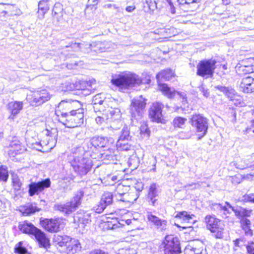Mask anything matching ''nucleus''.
I'll list each match as a JSON object with an SVG mask.
<instances>
[{
  "label": "nucleus",
  "instance_id": "56",
  "mask_svg": "<svg viewBox=\"0 0 254 254\" xmlns=\"http://www.w3.org/2000/svg\"><path fill=\"white\" fill-rule=\"evenodd\" d=\"M204 251L199 249L187 248L185 250V254H199Z\"/></svg>",
  "mask_w": 254,
  "mask_h": 254
},
{
  "label": "nucleus",
  "instance_id": "20",
  "mask_svg": "<svg viewBox=\"0 0 254 254\" xmlns=\"http://www.w3.org/2000/svg\"><path fill=\"white\" fill-rule=\"evenodd\" d=\"M55 132H52L48 130H47V133L46 134L47 135V138H46L47 142L45 140H43L40 141L39 144L41 146L43 145H45L47 147V150L52 149L55 145L56 140L55 137L57 135V132L54 130Z\"/></svg>",
  "mask_w": 254,
  "mask_h": 254
},
{
  "label": "nucleus",
  "instance_id": "48",
  "mask_svg": "<svg viewBox=\"0 0 254 254\" xmlns=\"http://www.w3.org/2000/svg\"><path fill=\"white\" fill-rule=\"evenodd\" d=\"M195 217L194 215L191 214L190 215L186 211H182L178 213L176 216V218H180L183 219L184 220H187L189 221L190 220L193 219V218Z\"/></svg>",
  "mask_w": 254,
  "mask_h": 254
},
{
  "label": "nucleus",
  "instance_id": "21",
  "mask_svg": "<svg viewBox=\"0 0 254 254\" xmlns=\"http://www.w3.org/2000/svg\"><path fill=\"white\" fill-rule=\"evenodd\" d=\"M235 246L242 248L245 247L248 254H254V243L253 242H247L244 238L236 239L234 241Z\"/></svg>",
  "mask_w": 254,
  "mask_h": 254
},
{
  "label": "nucleus",
  "instance_id": "32",
  "mask_svg": "<svg viewBox=\"0 0 254 254\" xmlns=\"http://www.w3.org/2000/svg\"><path fill=\"white\" fill-rule=\"evenodd\" d=\"M40 210V209L38 208L36 205L34 204H30L27 206H23L20 209V211L24 216L30 215Z\"/></svg>",
  "mask_w": 254,
  "mask_h": 254
},
{
  "label": "nucleus",
  "instance_id": "63",
  "mask_svg": "<svg viewBox=\"0 0 254 254\" xmlns=\"http://www.w3.org/2000/svg\"><path fill=\"white\" fill-rule=\"evenodd\" d=\"M143 186L142 182H137L135 184L134 189L131 190L132 191H135L139 195V192L141 191L143 189Z\"/></svg>",
  "mask_w": 254,
  "mask_h": 254
},
{
  "label": "nucleus",
  "instance_id": "13",
  "mask_svg": "<svg viewBox=\"0 0 254 254\" xmlns=\"http://www.w3.org/2000/svg\"><path fill=\"white\" fill-rule=\"evenodd\" d=\"M163 105L159 102L154 103L149 110V116L153 122L165 123V120L162 118V109Z\"/></svg>",
  "mask_w": 254,
  "mask_h": 254
},
{
  "label": "nucleus",
  "instance_id": "31",
  "mask_svg": "<svg viewBox=\"0 0 254 254\" xmlns=\"http://www.w3.org/2000/svg\"><path fill=\"white\" fill-rule=\"evenodd\" d=\"M83 195L84 191L82 190H79L75 193L73 197L69 201L70 203H71L76 210L80 205Z\"/></svg>",
  "mask_w": 254,
  "mask_h": 254
},
{
  "label": "nucleus",
  "instance_id": "42",
  "mask_svg": "<svg viewBox=\"0 0 254 254\" xmlns=\"http://www.w3.org/2000/svg\"><path fill=\"white\" fill-rule=\"evenodd\" d=\"M131 138L129 130L127 127H124L122 130L121 134L118 141H128Z\"/></svg>",
  "mask_w": 254,
  "mask_h": 254
},
{
  "label": "nucleus",
  "instance_id": "39",
  "mask_svg": "<svg viewBox=\"0 0 254 254\" xmlns=\"http://www.w3.org/2000/svg\"><path fill=\"white\" fill-rule=\"evenodd\" d=\"M106 226L108 229L115 230L124 226V224L119 221L117 218H113L107 221Z\"/></svg>",
  "mask_w": 254,
  "mask_h": 254
},
{
  "label": "nucleus",
  "instance_id": "18",
  "mask_svg": "<svg viewBox=\"0 0 254 254\" xmlns=\"http://www.w3.org/2000/svg\"><path fill=\"white\" fill-rule=\"evenodd\" d=\"M23 104L21 101H11L7 105V110L11 114L9 118L13 119L23 109Z\"/></svg>",
  "mask_w": 254,
  "mask_h": 254
},
{
  "label": "nucleus",
  "instance_id": "45",
  "mask_svg": "<svg viewBox=\"0 0 254 254\" xmlns=\"http://www.w3.org/2000/svg\"><path fill=\"white\" fill-rule=\"evenodd\" d=\"M7 167L1 165L0 167V181L6 182L8 178Z\"/></svg>",
  "mask_w": 254,
  "mask_h": 254
},
{
  "label": "nucleus",
  "instance_id": "5",
  "mask_svg": "<svg viewBox=\"0 0 254 254\" xmlns=\"http://www.w3.org/2000/svg\"><path fill=\"white\" fill-rule=\"evenodd\" d=\"M207 228L213 234L217 239H221L223 237L224 225L220 219L213 215H207L204 219Z\"/></svg>",
  "mask_w": 254,
  "mask_h": 254
},
{
  "label": "nucleus",
  "instance_id": "11",
  "mask_svg": "<svg viewBox=\"0 0 254 254\" xmlns=\"http://www.w3.org/2000/svg\"><path fill=\"white\" fill-rule=\"evenodd\" d=\"M83 109L79 108L77 110H72L68 113V120L69 121L66 124V127L72 128L80 126L83 123Z\"/></svg>",
  "mask_w": 254,
  "mask_h": 254
},
{
  "label": "nucleus",
  "instance_id": "3",
  "mask_svg": "<svg viewBox=\"0 0 254 254\" xmlns=\"http://www.w3.org/2000/svg\"><path fill=\"white\" fill-rule=\"evenodd\" d=\"M146 104V100L142 95L135 97L132 100L129 113L130 120L133 125H135L142 118Z\"/></svg>",
  "mask_w": 254,
  "mask_h": 254
},
{
  "label": "nucleus",
  "instance_id": "35",
  "mask_svg": "<svg viewBox=\"0 0 254 254\" xmlns=\"http://www.w3.org/2000/svg\"><path fill=\"white\" fill-rule=\"evenodd\" d=\"M254 63V60L253 58L246 59L243 60L241 62L242 70L243 71H246V72H252L253 69L252 68V66Z\"/></svg>",
  "mask_w": 254,
  "mask_h": 254
},
{
  "label": "nucleus",
  "instance_id": "61",
  "mask_svg": "<svg viewBox=\"0 0 254 254\" xmlns=\"http://www.w3.org/2000/svg\"><path fill=\"white\" fill-rule=\"evenodd\" d=\"M81 43H72L69 46H66V48H70L74 51L77 52L80 51Z\"/></svg>",
  "mask_w": 254,
  "mask_h": 254
},
{
  "label": "nucleus",
  "instance_id": "4",
  "mask_svg": "<svg viewBox=\"0 0 254 254\" xmlns=\"http://www.w3.org/2000/svg\"><path fill=\"white\" fill-rule=\"evenodd\" d=\"M70 165L74 172L81 177L86 175L92 167L91 161L83 156H74Z\"/></svg>",
  "mask_w": 254,
  "mask_h": 254
},
{
  "label": "nucleus",
  "instance_id": "44",
  "mask_svg": "<svg viewBox=\"0 0 254 254\" xmlns=\"http://www.w3.org/2000/svg\"><path fill=\"white\" fill-rule=\"evenodd\" d=\"M140 133L143 137L148 138L150 136V130L146 123H141L139 128Z\"/></svg>",
  "mask_w": 254,
  "mask_h": 254
},
{
  "label": "nucleus",
  "instance_id": "2",
  "mask_svg": "<svg viewBox=\"0 0 254 254\" xmlns=\"http://www.w3.org/2000/svg\"><path fill=\"white\" fill-rule=\"evenodd\" d=\"M111 82L113 85L123 89L135 85H139L141 83L142 80L137 75L128 72L119 75L116 77L112 78Z\"/></svg>",
  "mask_w": 254,
  "mask_h": 254
},
{
  "label": "nucleus",
  "instance_id": "47",
  "mask_svg": "<svg viewBox=\"0 0 254 254\" xmlns=\"http://www.w3.org/2000/svg\"><path fill=\"white\" fill-rule=\"evenodd\" d=\"M23 242H19L15 246L14 252L18 254H26L27 253L26 248L22 246Z\"/></svg>",
  "mask_w": 254,
  "mask_h": 254
},
{
  "label": "nucleus",
  "instance_id": "19",
  "mask_svg": "<svg viewBox=\"0 0 254 254\" xmlns=\"http://www.w3.org/2000/svg\"><path fill=\"white\" fill-rule=\"evenodd\" d=\"M107 148L108 149L104 150L105 152L102 154V158L115 163L114 162L117 160L116 147L115 144H112L110 147Z\"/></svg>",
  "mask_w": 254,
  "mask_h": 254
},
{
  "label": "nucleus",
  "instance_id": "24",
  "mask_svg": "<svg viewBox=\"0 0 254 254\" xmlns=\"http://www.w3.org/2000/svg\"><path fill=\"white\" fill-rule=\"evenodd\" d=\"M158 89L163 94L169 99L174 97L176 94V90L174 88L168 86L165 83H158Z\"/></svg>",
  "mask_w": 254,
  "mask_h": 254
},
{
  "label": "nucleus",
  "instance_id": "12",
  "mask_svg": "<svg viewBox=\"0 0 254 254\" xmlns=\"http://www.w3.org/2000/svg\"><path fill=\"white\" fill-rule=\"evenodd\" d=\"M50 185L51 181L48 178L37 183L32 182L29 185V194L31 196L38 194L45 189L49 188Z\"/></svg>",
  "mask_w": 254,
  "mask_h": 254
},
{
  "label": "nucleus",
  "instance_id": "28",
  "mask_svg": "<svg viewBox=\"0 0 254 254\" xmlns=\"http://www.w3.org/2000/svg\"><path fill=\"white\" fill-rule=\"evenodd\" d=\"M240 223L242 229L244 231L245 235L248 237H252L253 235L252 230L251 229V221L246 217H242L240 220Z\"/></svg>",
  "mask_w": 254,
  "mask_h": 254
},
{
  "label": "nucleus",
  "instance_id": "46",
  "mask_svg": "<svg viewBox=\"0 0 254 254\" xmlns=\"http://www.w3.org/2000/svg\"><path fill=\"white\" fill-rule=\"evenodd\" d=\"M143 7L144 10L148 12L149 10H153L156 8L157 5L155 1H152L151 0H145Z\"/></svg>",
  "mask_w": 254,
  "mask_h": 254
},
{
  "label": "nucleus",
  "instance_id": "17",
  "mask_svg": "<svg viewBox=\"0 0 254 254\" xmlns=\"http://www.w3.org/2000/svg\"><path fill=\"white\" fill-rule=\"evenodd\" d=\"M54 208L62 212L65 216H68L76 210V209L69 201L57 203L54 205Z\"/></svg>",
  "mask_w": 254,
  "mask_h": 254
},
{
  "label": "nucleus",
  "instance_id": "41",
  "mask_svg": "<svg viewBox=\"0 0 254 254\" xmlns=\"http://www.w3.org/2000/svg\"><path fill=\"white\" fill-rule=\"evenodd\" d=\"M216 88L220 91L223 92L228 98L232 100L235 92L233 89L219 85L217 86Z\"/></svg>",
  "mask_w": 254,
  "mask_h": 254
},
{
  "label": "nucleus",
  "instance_id": "7",
  "mask_svg": "<svg viewBox=\"0 0 254 254\" xmlns=\"http://www.w3.org/2000/svg\"><path fill=\"white\" fill-rule=\"evenodd\" d=\"M190 123L198 133V139L206 135L208 128V120L206 118L201 114H194L192 115Z\"/></svg>",
  "mask_w": 254,
  "mask_h": 254
},
{
  "label": "nucleus",
  "instance_id": "52",
  "mask_svg": "<svg viewBox=\"0 0 254 254\" xmlns=\"http://www.w3.org/2000/svg\"><path fill=\"white\" fill-rule=\"evenodd\" d=\"M13 5V8H9V9H6V10L8 11V16H13L14 15H20L22 14V12L21 10L15 7L14 4H12Z\"/></svg>",
  "mask_w": 254,
  "mask_h": 254
},
{
  "label": "nucleus",
  "instance_id": "58",
  "mask_svg": "<svg viewBox=\"0 0 254 254\" xmlns=\"http://www.w3.org/2000/svg\"><path fill=\"white\" fill-rule=\"evenodd\" d=\"M147 219L148 221L152 223L155 225L159 218L156 216L152 214L151 212H148L147 213Z\"/></svg>",
  "mask_w": 254,
  "mask_h": 254
},
{
  "label": "nucleus",
  "instance_id": "36",
  "mask_svg": "<svg viewBox=\"0 0 254 254\" xmlns=\"http://www.w3.org/2000/svg\"><path fill=\"white\" fill-rule=\"evenodd\" d=\"M55 243L61 247L66 248L67 243L70 240V237L67 236H55L54 238Z\"/></svg>",
  "mask_w": 254,
  "mask_h": 254
},
{
  "label": "nucleus",
  "instance_id": "22",
  "mask_svg": "<svg viewBox=\"0 0 254 254\" xmlns=\"http://www.w3.org/2000/svg\"><path fill=\"white\" fill-rule=\"evenodd\" d=\"M158 198V192L157 189L156 185L152 184L149 187L147 199L150 204L155 205L156 201Z\"/></svg>",
  "mask_w": 254,
  "mask_h": 254
},
{
  "label": "nucleus",
  "instance_id": "6",
  "mask_svg": "<svg viewBox=\"0 0 254 254\" xmlns=\"http://www.w3.org/2000/svg\"><path fill=\"white\" fill-rule=\"evenodd\" d=\"M216 61L215 60H204L200 61L196 66V74L207 78L213 76L216 68Z\"/></svg>",
  "mask_w": 254,
  "mask_h": 254
},
{
  "label": "nucleus",
  "instance_id": "34",
  "mask_svg": "<svg viewBox=\"0 0 254 254\" xmlns=\"http://www.w3.org/2000/svg\"><path fill=\"white\" fill-rule=\"evenodd\" d=\"M13 8V5L9 3H0V18L2 20L6 21L8 17V11L6 9Z\"/></svg>",
  "mask_w": 254,
  "mask_h": 254
},
{
  "label": "nucleus",
  "instance_id": "14",
  "mask_svg": "<svg viewBox=\"0 0 254 254\" xmlns=\"http://www.w3.org/2000/svg\"><path fill=\"white\" fill-rule=\"evenodd\" d=\"M51 98V95L46 90H42L37 92L32 97L30 104L32 106H38L43 104Z\"/></svg>",
  "mask_w": 254,
  "mask_h": 254
},
{
  "label": "nucleus",
  "instance_id": "43",
  "mask_svg": "<svg viewBox=\"0 0 254 254\" xmlns=\"http://www.w3.org/2000/svg\"><path fill=\"white\" fill-rule=\"evenodd\" d=\"M48 0H41L38 4L39 10L42 12V16L49 10L50 7L48 3Z\"/></svg>",
  "mask_w": 254,
  "mask_h": 254
},
{
  "label": "nucleus",
  "instance_id": "37",
  "mask_svg": "<svg viewBox=\"0 0 254 254\" xmlns=\"http://www.w3.org/2000/svg\"><path fill=\"white\" fill-rule=\"evenodd\" d=\"M105 114H106L107 118H108V119L112 118H113L114 119H117L120 118L121 116L120 110L118 108H108L105 110Z\"/></svg>",
  "mask_w": 254,
  "mask_h": 254
},
{
  "label": "nucleus",
  "instance_id": "49",
  "mask_svg": "<svg viewBox=\"0 0 254 254\" xmlns=\"http://www.w3.org/2000/svg\"><path fill=\"white\" fill-rule=\"evenodd\" d=\"M187 119L186 118L177 117L173 120V125L175 127H182V126L184 125Z\"/></svg>",
  "mask_w": 254,
  "mask_h": 254
},
{
  "label": "nucleus",
  "instance_id": "8",
  "mask_svg": "<svg viewBox=\"0 0 254 254\" xmlns=\"http://www.w3.org/2000/svg\"><path fill=\"white\" fill-rule=\"evenodd\" d=\"M164 244V254H179L181 253L179 240L174 235L166 236Z\"/></svg>",
  "mask_w": 254,
  "mask_h": 254
},
{
  "label": "nucleus",
  "instance_id": "51",
  "mask_svg": "<svg viewBox=\"0 0 254 254\" xmlns=\"http://www.w3.org/2000/svg\"><path fill=\"white\" fill-rule=\"evenodd\" d=\"M124 141H117L115 146L117 149L120 150L127 151L130 149L131 146L128 143L123 144Z\"/></svg>",
  "mask_w": 254,
  "mask_h": 254
},
{
  "label": "nucleus",
  "instance_id": "38",
  "mask_svg": "<svg viewBox=\"0 0 254 254\" xmlns=\"http://www.w3.org/2000/svg\"><path fill=\"white\" fill-rule=\"evenodd\" d=\"M63 5L60 2H56L53 9V16L59 21V19L63 16Z\"/></svg>",
  "mask_w": 254,
  "mask_h": 254
},
{
  "label": "nucleus",
  "instance_id": "60",
  "mask_svg": "<svg viewBox=\"0 0 254 254\" xmlns=\"http://www.w3.org/2000/svg\"><path fill=\"white\" fill-rule=\"evenodd\" d=\"M106 207L105 205L100 201L99 203L94 207V210L96 213H100L103 211Z\"/></svg>",
  "mask_w": 254,
  "mask_h": 254
},
{
  "label": "nucleus",
  "instance_id": "53",
  "mask_svg": "<svg viewBox=\"0 0 254 254\" xmlns=\"http://www.w3.org/2000/svg\"><path fill=\"white\" fill-rule=\"evenodd\" d=\"M80 51L85 53H89L92 52V47L90 46V44L84 42L81 43Z\"/></svg>",
  "mask_w": 254,
  "mask_h": 254
},
{
  "label": "nucleus",
  "instance_id": "23",
  "mask_svg": "<svg viewBox=\"0 0 254 254\" xmlns=\"http://www.w3.org/2000/svg\"><path fill=\"white\" fill-rule=\"evenodd\" d=\"M233 163L237 168L241 170L254 168V160L252 159V156H248L247 158L242 159L239 162Z\"/></svg>",
  "mask_w": 254,
  "mask_h": 254
},
{
  "label": "nucleus",
  "instance_id": "25",
  "mask_svg": "<svg viewBox=\"0 0 254 254\" xmlns=\"http://www.w3.org/2000/svg\"><path fill=\"white\" fill-rule=\"evenodd\" d=\"M95 82V80H90L89 81H80L76 83L75 87L77 90H81L84 91L85 93V94H89L91 93L90 90L92 89L91 84Z\"/></svg>",
  "mask_w": 254,
  "mask_h": 254
},
{
  "label": "nucleus",
  "instance_id": "54",
  "mask_svg": "<svg viewBox=\"0 0 254 254\" xmlns=\"http://www.w3.org/2000/svg\"><path fill=\"white\" fill-rule=\"evenodd\" d=\"M68 113H63L61 114V116L59 117L58 119L59 121L62 123L66 127V124L69 122V121L68 120Z\"/></svg>",
  "mask_w": 254,
  "mask_h": 254
},
{
  "label": "nucleus",
  "instance_id": "57",
  "mask_svg": "<svg viewBox=\"0 0 254 254\" xmlns=\"http://www.w3.org/2000/svg\"><path fill=\"white\" fill-rule=\"evenodd\" d=\"M167 222L165 220H162L161 219H159L157 221V223L155 224V226L160 230H165L166 229Z\"/></svg>",
  "mask_w": 254,
  "mask_h": 254
},
{
  "label": "nucleus",
  "instance_id": "1",
  "mask_svg": "<svg viewBox=\"0 0 254 254\" xmlns=\"http://www.w3.org/2000/svg\"><path fill=\"white\" fill-rule=\"evenodd\" d=\"M18 228L22 233L33 235L40 247L45 249L50 248V240L47 237L46 234L31 223L27 221L21 222L19 223Z\"/></svg>",
  "mask_w": 254,
  "mask_h": 254
},
{
  "label": "nucleus",
  "instance_id": "33",
  "mask_svg": "<svg viewBox=\"0 0 254 254\" xmlns=\"http://www.w3.org/2000/svg\"><path fill=\"white\" fill-rule=\"evenodd\" d=\"M174 71L170 69H166L161 71L156 75V78L159 82L160 79H164L166 80H169L174 76Z\"/></svg>",
  "mask_w": 254,
  "mask_h": 254
},
{
  "label": "nucleus",
  "instance_id": "64",
  "mask_svg": "<svg viewBox=\"0 0 254 254\" xmlns=\"http://www.w3.org/2000/svg\"><path fill=\"white\" fill-rule=\"evenodd\" d=\"M118 177L116 176L109 175L107 177V180L108 182L107 185H113L117 180Z\"/></svg>",
  "mask_w": 254,
  "mask_h": 254
},
{
  "label": "nucleus",
  "instance_id": "26",
  "mask_svg": "<svg viewBox=\"0 0 254 254\" xmlns=\"http://www.w3.org/2000/svg\"><path fill=\"white\" fill-rule=\"evenodd\" d=\"M138 197L139 195L137 192L132 191L129 189V191L122 196V199L118 200V201H121L125 203H133Z\"/></svg>",
  "mask_w": 254,
  "mask_h": 254
},
{
  "label": "nucleus",
  "instance_id": "16",
  "mask_svg": "<svg viewBox=\"0 0 254 254\" xmlns=\"http://www.w3.org/2000/svg\"><path fill=\"white\" fill-rule=\"evenodd\" d=\"M74 221L79 223V227L84 228L90 221V213L87 211L80 210L74 216Z\"/></svg>",
  "mask_w": 254,
  "mask_h": 254
},
{
  "label": "nucleus",
  "instance_id": "27",
  "mask_svg": "<svg viewBox=\"0 0 254 254\" xmlns=\"http://www.w3.org/2000/svg\"><path fill=\"white\" fill-rule=\"evenodd\" d=\"M81 248L80 244L78 240H71L70 238L65 251L67 253L74 254L80 251Z\"/></svg>",
  "mask_w": 254,
  "mask_h": 254
},
{
  "label": "nucleus",
  "instance_id": "15",
  "mask_svg": "<svg viewBox=\"0 0 254 254\" xmlns=\"http://www.w3.org/2000/svg\"><path fill=\"white\" fill-rule=\"evenodd\" d=\"M239 88L244 93L254 92V77L251 76L243 77L240 84Z\"/></svg>",
  "mask_w": 254,
  "mask_h": 254
},
{
  "label": "nucleus",
  "instance_id": "55",
  "mask_svg": "<svg viewBox=\"0 0 254 254\" xmlns=\"http://www.w3.org/2000/svg\"><path fill=\"white\" fill-rule=\"evenodd\" d=\"M136 250L133 248L122 249L117 254H137Z\"/></svg>",
  "mask_w": 254,
  "mask_h": 254
},
{
  "label": "nucleus",
  "instance_id": "62",
  "mask_svg": "<svg viewBox=\"0 0 254 254\" xmlns=\"http://www.w3.org/2000/svg\"><path fill=\"white\" fill-rule=\"evenodd\" d=\"M107 120H108V118H107L105 114H103L102 116H98L95 119L96 122L99 125H102Z\"/></svg>",
  "mask_w": 254,
  "mask_h": 254
},
{
  "label": "nucleus",
  "instance_id": "50",
  "mask_svg": "<svg viewBox=\"0 0 254 254\" xmlns=\"http://www.w3.org/2000/svg\"><path fill=\"white\" fill-rule=\"evenodd\" d=\"M105 97L104 94L102 93L97 94L96 95H95L93 98L92 102L94 105H101L105 102Z\"/></svg>",
  "mask_w": 254,
  "mask_h": 254
},
{
  "label": "nucleus",
  "instance_id": "30",
  "mask_svg": "<svg viewBox=\"0 0 254 254\" xmlns=\"http://www.w3.org/2000/svg\"><path fill=\"white\" fill-rule=\"evenodd\" d=\"M107 45L106 42H95L91 43L90 46L92 47V52L97 54L105 52L108 49L106 47Z\"/></svg>",
  "mask_w": 254,
  "mask_h": 254
},
{
  "label": "nucleus",
  "instance_id": "40",
  "mask_svg": "<svg viewBox=\"0 0 254 254\" xmlns=\"http://www.w3.org/2000/svg\"><path fill=\"white\" fill-rule=\"evenodd\" d=\"M113 198H114V193L113 194L110 192H105L102 194L100 201L107 207L108 205L112 204Z\"/></svg>",
  "mask_w": 254,
  "mask_h": 254
},
{
  "label": "nucleus",
  "instance_id": "29",
  "mask_svg": "<svg viewBox=\"0 0 254 254\" xmlns=\"http://www.w3.org/2000/svg\"><path fill=\"white\" fill-rule=\"evenodd\" d=\"M129 190V187L119 184L114 192V198L116 200H121L122 196Z\"/></svg>",
  "mask_w": 254,
  "mask_h": 254
},
{
  "label": "nucleus",
  "instance_id": "9",
  "mask_svg": "<svg viewBox=\"0 0 254 254\" xmlns=\"http://www.w3.org/2000/svg\"><path fill=\"white\" fill-rule=\"evenodd\" d=\"M40 224L45 230L51 233L59 232L64 227L63 220L60 218L41 219Z\"/></svg>",
  "mask_w": 254,
  "mask_h": 254
},
{
  "label": "nucleus",
  "instance_id": "10",
  "mask_svg": "<svg viewBox=\"0 0 254 254\" xmlns=\"http://www.w3.org/2000/svg\"><path fill=\"white\" fill-rule=\"evenodd\" d=\"M114 143H115V140L112 137L94 136L91 138L87 146L88 148L93 151L94 149H100L109 147Z\"/></svg>",
  "mask_w": 254,
  "mask_h": 254
},
{
  "label": "nucleus",
  "instance_id": "59",
  "mask_svg": "<svg viewBox=\"0 0 254 254\" xmlns=\"http://www.w3.org/2000/svg\"><path fill=\"white\" fill-rule=\"evenodd\" d=\"M211 208L212 209L217 211L220 214H221L223 205L220 203H213L211 204Z\"/></svg>",
  "mask_w": 254,
  "mask_h": 254
}]
</instances>
